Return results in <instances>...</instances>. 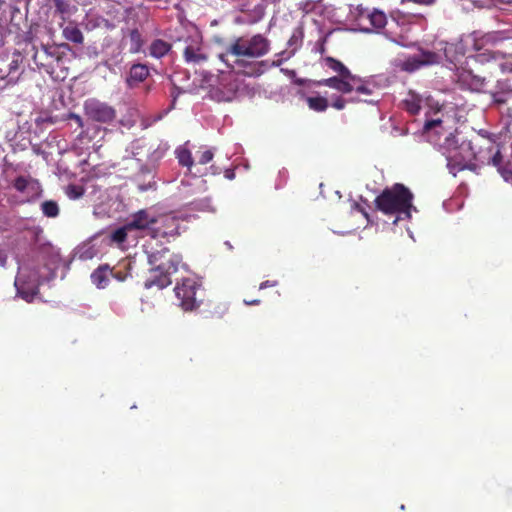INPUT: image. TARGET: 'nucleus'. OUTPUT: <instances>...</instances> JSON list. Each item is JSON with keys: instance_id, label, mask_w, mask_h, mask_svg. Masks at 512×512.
Masks as SVG:
<instances>
[{"instance_id": "4468645a", "label": "nucleus", "mask_w": 512, "mask_h": 512, "mask_svg": "<svg viewBox=\"0 0 512 512\" xmlns=\"http://www.w3.org/2000/svg\"><path fill=\"white\" fill-rule=\"evenodd\" d=\"M85 114L92 120L109 123L114 120L116 112L113 107L95 99H89L84 103Z\"/></svg>"}, {"instance_id": "e433bc0d", "label": "nucleus", "mask_w": 512, "mask_h": 512, "mask_svg": "<svg viewBox=\"0 0 512 512\" xmlns=\"http://www.w3.org/2000/svg\"><path fill=\"white\" fill-rule=\"evenodd\" d=\"M82 194H83V190H82V188H80L78 186L70 185L67 188V195L71 199L80 198L82 196Z\"/></svg>"}, {"instance_id": "393cba45", "label": "nucleus", "mask_w": 512, "mask_h": 512, "mask_svg": "<svg viewBox=\"0 0 512 512\" xmlns=\"http://www.w3.org/2000/svg\"><path fill=\"white\" fill-rule=\"evenodd\" d=\"M112 275V271L110 270L108 265H103L98 267L92 274L91 280L94 285L98 288H105L110 280V276Z\"/></svg>"}, {"instance_id": "f704fd0d", "label": "nucleus", "mask_w": 512, "mask_h": 512, "mask_svg": "<svg viewBox=\"0 0 512 512\" xmlns=\"http://www.w3.org/2000/svg\"><path fill=\"white\" fill-rule=\"evenodd\" d=\"M498 172L505 182L512 185V163L511 162L505 163L504 166H499Z\"/></svg>"}, {"instance_id": "b1692460", "label": "nucleus", "mask_w": 512, "mask_h": 512, "mask_svg": "<svg viewBox=\"0 0 512 512\" xmlns=\"http://www.w3.org/2000/svg\"><path fill=\"white\" fill-rule=\"evenodd\" d=\"M55 13H57L62 23L69 20L77 11V7L72 5L68 0H53Z\"/></svg>"}, {"instance_id": "3c124183", "label": "nucleus", "mask_w": 512, "mask_h": 512, "mask_svg": "<svg viewBox=\"0 0 512 512\" xmlns=\"http://www.w3.org/2000/svg\"><path fill=\"white\" fill-rule=\"evenodd\" d=\"M408 232H409L410 238L413 239V234L410 231H408Z\"/></svg>"}, {"instance_id": "7ed1b4c3", "label": "nucleus", "mask_w": 512, "mask_h": 512, "mask_svg": "<svg viewBox=\"0 0 512 512\" xmlns=\"http://www.w3.org/2000/svg\"><path fill=\"white\" fill-rule=\"evenodd\" d=\"M413 194L403 184H394L391 188H386L375 199L376 207L379 211L386 215H394L396 224L401 220L411 218L412 212H417V208L413 205Z\"/></svg>"}, {"instance_id": "f3484780", "label": "nucleus", "mask_w": 512, "mask_h": 512, "mask_svg": "<svg viewBox=\"0 0 512 512\" xmlns=\"http://www.w3.org/2000/svg\"><path fill=\"white\" fill-rule=\"evenodd\" d=\"M168 149L169 146L167 143H159L156 146L149 144L146 155L147 161L145 164L140 165L139 175H148L153 179L156 164L164 157Z\"/></svg>"}, {"instance_id": "ea45409f", "label": "nucleus", "mask_w": 512, "mask_h": 512, "mask_svg": "<svg viewBox=\"0 0 512 512\" xmlns=\"http://www.w3.org/2000/svg\"><path fill=\"white\" fill-rule=\"evenodd\" d=\"M332 107H334L335 109L337 110H342L345 108V105H346V100L341 97V96H337L333 101H332Z\"/></svg>"}, {"instance_id": "dca6fc26", "label": "nucleus", "mask_w": 512, "mask_h": 512, "mask_svg": "<svg viewBox=\"0 0 512 512\" xmlns=\"http://www.w3.org/2000/svg\"><path fill=\"white\" fill-rule=\"evenodd\" d=\"M16 191L25 197V201L31 202L38 199L42 194V186L39 181L31 176H18L13 181Z\"/></svg>"}, {"instance_id": "4c0bfd02", "label": "nucleus", "mask_w": 512, "mask_h": 512, "mask_svg": "<svg viewBox=\"0 0 512 512\" xmlns=\"http://www.w3.org/2000/svg\"><path fill=\"white\" fill-rule=\"evenodd\" d=\"M489 163H491L493 166L497 167V170L499 169V166H504V164H502L503 156L499 149L493 154Z\"/></svg>"}, {"instance_id": "72a5a7b5", "label": "nucleus", "mask_w": 512, "mask_h": 512, "mask_svg": "<svg viewBox=\"0 0 512 512\" xmlns=\"http://www.w3.org/2000/svg\"><path fill=\"white\" fill-rule=\"evenodd\" d=\"M192 205H193V208L198 210V211L211 212V213H215L216 212V208L213 206L212 200L209 197H206V198H203V199H199V200H195L192 203Z\"/></svg>"}, {"instance_id": "473e14b6", "label": "nucleus", "mask_w": 512, "mask_h": 512, "mask_svg": "<svg viewBox=\"0 0 512 512\" xmlns=\"http://www.w3.org/2000/svg\"><path fill=\"white\" fill-rule=\"evenodd\" d=\"M307 103L310 109L317 112L325 111L328 107V101L324 97H308Z\"/></svg>"}, {"instance_id": "58836bf2", "label": "nucleus", "mask_w": 512, "mask_h": 512, "mask_svg": "<svg viewBox=\"0 0 512 512\" xmlns=\"http://www.w3.org/2000/svg\"><path fill=\"white\" fill-rule=\"evenodd\" d=\"M298 8L305 13H309L314 8V2L311 0H305L298 3Z\"/></svg>"}, {"instance_id": "cd10ccee", "label": "nucleus", "mask_w": 512, "mask_h": 512, "mask_svg": "<svg viewBox=\"0 0 512 512\" xmlns=\"http://www.w3.org/2000/svg\"><path fill=\"white\" fill-rule=\"evenodd\" d=\"M171 49V45L162 40V39H156L154 40L149 47V54L157 59L162 58L165 56Z\"/></svg>"}, {"instance_id": "2f4dec72", "label": "nucleus", "mask_w": 512, "mask_h": 512, "mask_svg": "<svg viewBox=\"0 0 512 512\" xmlns=\"http://www.w3.org/2000/svg\"><path fill=\"white\" fill-rule=\"evenodd\" d=\"M131 224V218L129 221L121 228H118L112 233V240L116 243H122L126 240L127 237V231L130 230H138L134 226H129Z\"/></svg>"}, {"instance_id": "412c9836", "label": "nucleus", "mask_w": 512, "mask_h": 512, "mask_svg": "<svg viewBox=\"0 0 512 512\" xmlns=\"http://www.w3.org/2000/svg\"><path fill=\"white\" fill-rule=\"evenodd\" d=\"M466 39L459 40L455 43H445L443 47L444 55L450 64L457 68L458 64L462 63V59L466 53Z\"/></svg>"}, {"instance_id": "9b49d317", "label": "nucleus", "mask_w": 512, "mask_h": 512, "mask_svg": "<svg viewBox=\"0 0 512 512\" xmlns=\"http://www.w3.org/2000/svg\"><path fill=\"white\" fill-rule=\"evenodd\" d=\"M326 65L328 68L337 73V75L327 79H322L318 82V85L326 86L340 92L342 89L340 85L344 82H348L354 75L343 63L333 58H327Z\"/></svg>"}, {"instance_id": "aec40b11", "label": "nucleus", "mask_w": 512, "mask_h": 512, "mask_svg": "<svg viewBox=\"0 0 512 512\" xmlns=\"http://www.w3.org/2000/svg\"><path fill=\"white\" fill-rule=\"evenodd\" d=\"M458 82L462 87L478 93L486 92L487 80L485 77L474 74L471 71H462L458 75Z\"/></svg>"}, {"instance_id": "8fccbe9b", "label": "nucleus", "mask_w": 512, "mask_h": 512, "mask_svg": "<svg viewBox=\"0 0 512 512\" xmlns=\"http://www.w3.org/2000/svg\"><path fill=\"white\" fill-rule=\"evenodd\" d=\"M73 118L76 119L77 122L81 121V118L78 115H73Z\"/></svg>"}, {"instance_id": "1a4fd4ad", "label": "nucleus", "mask_w": 512, "mask_h": 512, "mask_svg": "<svg viewBox=\"0 0 512 512\" xmlns=\"http://www.w3.org/2000/svg\"><path fill=\"white\" fill-rule=\"evenodd\" d=\"M200 284L192 278L183 279L181 284L175 287L176 297L180 300V306L185 311H192L199 307L200 301L197 300L196 293Z\"/></svg>"}, {"instance_id": "f8f14e48", "label": "nucleus", "mask_w": 512, "mask_h": 512, "mask_svg": "<svg viewBox=\"0 0 512 512\" xmlns=\"http://www.w3.org/2000/svg\"><path fill=\"white\" fill-rule=\"evenodd\" d=\"M357 11L356 20L361 31L370 32L373 28H383L387 22L386 15L380 10L369 11L368 9L357 8Z\"/></svg>"}, {"instance_id": "c9c22d12", "label": "nucleus", "mask_w": 512, "mask_h": 512, "mask_svg": "<svg viewBox=\"0 0 512 512\" xmlns=\"http://www.w3.org/2000/svg\"><path fill=\"white\" fill-rule=\"evenodd\" d=\"M214 157V149H205L204 151L200 152L199 155V163L204 165L209 163Z\"/></svg>"}, {"instance_id": "a19ab883", "label": "nucleus", "mask_w": 512, "mask_h": 512, "mask_svg": "<svg viewBox=\"0 0 512 512\" xmlns=\"http://www.w3.org/2000/svg\"><path fill=\"white\" fill-rule=\"evenodd\" d=\"M155 184H156V183H155L154 181L149 180L147 183H144V184L139 183V184H138V188H139V190H141V191H147V190H149V189L154 188V187H155Z\"/></svg>"}, {"instance_id": "6e6552de", "label": "nucleus", "mask_w": 512, "mask_h": 512, "mask_svg": "<svg viewBox=\"0 0 512 512\" xmlns=\"http://www.w3.org/2000/svg\"><path fill=\"white\" fill-rule=\"evenodd\" d=\"M63 58V53L59 51L57 46L41 45L34 48L32 59L34 63L44 69L47 73L52 74L55 67Z\"/></svg>"}, {"instance_id": "423d86ee", "label": "nucleus", "mask_w": 512, "mask_h": 512, "mask_svg": "<svg viewBox=\"0 0 512 512\" xmlns=\"http://www.w3.org/2000/svg\"><path fill=\"white\" fill-rule=\"evenodd\" d=\"M269 49V40L261 34H256L248 39L240 37L234 41L226 53L220 55V59L228 66L233 67L229 60L230 57L259 58L266 55Z\"/></svg>"}, {"instance_id": "6ab92c4d", "label": "nucleus", "mask_w": 512, "mask_h": 512, "mask_svg": "<svg viewBox=\"0 0 512 512\" xmlns=\"http://www.w3.org/2000/svg\"><path fill=\"white\" fill-rule=\"evenodd\" d=\"M304 32L301 26L296 27L292 35L290 36L287 42V49L280 52L276 56L279 57L278 60L273 62V65L280 66L284 60L290 59L296 51L301 47L303 42Z\"/></svg>"}, {"instance_id": "f03ea898", "label": "nucleus", "mask_w": 512, "mask_h": 512, "mask_svg": "<svg viewBox=\"0 0 512 512\" xmlns=\"http://www.w3.org/2000/svg\"><path fill=\"white\" fill-rule=\"evenodd\" d=\"M38 259H28L19 265L14 282L17 295L26 302H32L39 286L55 277L60 262V253L44 236L43 229L34 226L29 229Z\"/></svg>"}, {"instance_id": "9d476101", "label": "nucleus", "mask_w": 512, "mask_h": 512, "mask_svg": "<svg viewBox=\"0 0 512 512\" xmlns=\"http://www.w3.org/2000/svg\"><path fill=\"white\" fill-rule=\"evenodd\" d=\"M440 55L431 51H421L417 55L397 58L395 65L403 71L413 72L423 66L439 63Z\"/></svg>"}, {"instance_id": "c03bdc74", "label": "nucleus", "mask_w": 512, "mask_h": 512, "mask_svg": "<svg viewBox=\"0 0 512 512\" xmlns=\"http://www.w3.org/2000/svg\"><path fill=\"white\" fill-rule=\"evenodd\" d=\"M276 284H277L276 282L264 281L260 284L259 289L262 290L267 287H274V286H276Z\"/></svg>"}, {"instance_id": "a18cd8bd", "label": "nucleus", "mask_w": 512, "mask_h": 512, "mask_svg": "<svg viewBox=\"0 0 512 512\" xmlns=\"http://www.w3.org/2000/svg\"><path fill=\"white\" fill-rule=\"evenodd\" d=\"M7 262V255L3 251H0V266L4 267Z\"/></svg>"}, {"instance_id": "09e8293b", "label": "nucleus", "mask_w": 512, "mask_h": 512, "mask_svg": "<svg viewBox=\"0 0 512 512\" xmlns=\"http://www.w3.org/2000/svg\"><path fill=\"white\" fill-rule=\"evenodd\" d=\"M131 37H132V39L138 38V37H139L138 32H137V31H133V32L131 33Z\"/></svg>"}, {"instance_id": "bb28decb", "label": "nucleus", "mask_w": 512, "mask_h": 512, "mask_svg": "<svg viewBox=\"0 0 512 512\" xmlns=\"http://www.w3.org/2000/svg\"><path fill=\"white\" fill-rule=\"evenodd\" d=\"M149 147V143L146 142L143 139H138L133 141L128 149L126 150L127 153L130 154L132 158H135L138 162L142 161V156L147 155V149Z\"/></svg>"}, {"instance_id": "39448f33", "label": "nucleus", "mask_w": 512, "mask_h": 512, "mask_svg": "<svg viewBox=\"0 0 512 512\" xmlns=\"http://www.w3.org/2000/svg\"><path fill=\"white\" fill-rule=\"evenodd\" d=\"M506 39L507 36L501 31L487 33L474 31L466 37V42H470L476 51V61L484 64L491 61H500L506 57V54L500 50H494L495 47Z\"/></svg>"}, {"instance_id": "c85d7f7f", "label": "nucleus", "mask_w": 512, "mask_h": 512, "mask_svg": "<svg viewBox=\"0 0 512 512\" xmlns=\"http://www.w3.org/2000/svg\"><path fill=\"white\" fill-rule=\"evenodd\" d=\"M175 155L180 165L187 167L188 169L192 168L194 161L190 150L186 147V144L179 146L175 150Z\"/></svg>"}, {"instance_id": "0eeeda50", "label": "nucleus", "mask_w": 512, "mask_h": 512, "mask_svg": "<svg viewBox=\"0 0 512 512\" xmlns=\"http://www.w3.org/2000/svg\"><path fill=\"white\" fill-rule=\"evenodd\" d=\"M491 105L496 107L502 114L512 118V83L509 80H498L492 91Z\"/></svg>"}, {"instance_id": "a211bd4d", "label": "nucleus", "mask_w": 512, "mask_h": 512, "mask_svg": "<svg viewBox=\"0 0 512 512\" xmlns=\"http://www.w3.org/2000/svg\"><path fill=\"white\" fill-rule=\"evenodd\" d=\"M237 89L238 86L233 81V76L231 74H225L217 85L212 86L210 95L212 99L218 102L231 101L235 97Z\"/></svg>"}, {"instance_id": "37998d69", "label": "nucleus", "mask_w": 512, "mask_h": 512, "mask_svg": "<svg viewBox=\"0 0 512 512\" xmlns=\"http://www.w3.org/2000/svg\"><path fill=\"white\" fill-rule=\"evenodd\" d=\"M500 69L502 72L506 73V72H512V63L510 62H503V63H500Z\"/></svg>"}, {"instance_id": "49530a36", "label": "nucleus", "mask_w": 512, "mask_h": 512, "mask_svg": "<svg viewBox=\"0 0 512 512\" xmlns=\"http://www.w3.org/2000/svg\"><path fill=\"white\" fill-rule=\"evenodd\" d=\"M225 177H226L227 179H229V180H233V179H234V177H235V173H234V171L229 170V169H228V170H226V171H225Z\"/></svg>"}, {"instance_id": "f257e3e1", "label": "nucleus", "mask_w": 512, "mask_h": 512, "mask_svg": "<svg viewBox=\"0 0 512 512\" xmlns=\"http://www.w3.org/2000/svg\"><path fill=\"white\" fill-rule=\"evenodd\" d=\"M181 217L174 213L158 214L153 208L142 209L131 216V224L139 230L146 231L151 240L145 245V253L148 262L153 268L154 279L147 282L146 286L156 285L165 288L171 284L170 275L177 272L178 266L182 262V257L178 254H170L166 247L156 249L154 241L159 239H169L180 234Z\"/></svg>"}, {"instance_id": "20e7f679", "label": "nucleus", "mask_w": 512, "mask_h": 512, "mask_svg": "<svg viewBox=\"0 0 512 512\" xmlns=\"http://www.w3.org/2000/svg\"><path fill=\"white\" fill-rule=\"evenodd\" d=\"M442 153L446 156L447 167L454 176L464 169H475V152L470 141L461 140L449 133L443 142Z\"/></svg>"}, {"instance_id": "79ce46f5", "label": "nucleus", "mask_w": 512, "mask_h": 512, "mask_svg": "<svg viewBox=\"0 0 512 512\" xmlns=\"http://www.w3.org/2000/svg\"><path fill=\"white\" fill-rule=\"evenodd\" d=\"M351 208H352L353 210H356V211L361 212V213L364 215V217H365L366 219H369V215H368V213L365 211V209H364V208H363L359 203H357V202H355V201H354V202L352 203V205H351Z\"/></svg>"}, {"instance_id": "ddd939ff", "label": "nucleus", "mask_w": 512, "mask_h": 512, "mask_svg": "<svg viewBox=\"0 0 512 512\" xmlns=\"http://www.w3.org/2000/svg\"><path fill=\"white\" fill-rule=\"evenodd\" d=\"M340 90L343 94L355 93V96H351L349 101L356 102L362 101L361 96L372 95L374 92L375 85L369 81L363 80L362 78L354 75L348 82H344L340 85Z\"/></svg>"}, {"instance_id": "a878e982", "label": "nucleus", "mask_w": 512, "mask_h": 512, "mask_svg": "<svg viewBox=\"0 0 512 512\" xmlns=\"http://www.w3.org/2000/svg\"><path fill=\"white\" fill-rule=\"evenodd\" d=\"M60 27H62V35L67 41L83 44V33L75 24L69 23L67 26H63V23H60Z\"/></svg>"}, {"instance_id": "2eb2a0df", "label": "nucleus", "mask_w": 512, "mask_h": 512, "mask_svg": "<svg viewBox=\"0 0 512 512\" xmlns=\"http://www.w3.org/2000/svg\"><path fill=\"white\" fill-rule=\"evenodd\" d=\"M451 133L447 131L443 126V120L439 117L426 119L422 129V136L435 146H438L440 150L443 148V142L445 137Z\"/></svg>"}, {"instance_id": "de8ad7c7", "label": "nucleus", "mask_w": 512, "mask_h": 512, "mask_svg": "<svg viewBox=\"0 0 512 512\" xmlns=\"http://www.w3.org/2000/svg\"><path fill=\"white\" fill-rule=\"evenodd\" d=\"M259 302H260L259 300H252L251 302H247V301H245V303H246L247 305H254V304H258Z\"/></svg>"}, {"instance_id": "4be33fe9", "label": "nucleus", "mask_w": 512, "mask_h": 512, "mask_svg": "<svg viewBox=\"0 0 512 512\" xmlns=\"http://www.w3.org/2000/svg\"><path fill=\"white\" fill-rule=\"evenodd\" d=\"M184 58L187 63L201 64L207 60V55L204 51L203 46L196 37L188 43L184 49Z\"/></svg>"}, {"instance_id": "5701e85b", "label": "nucleus", "mask_w": 512, "mask_h": 512, "mask_svg": "<svg viewBox=\"0 0 512 512\" xmlns=\"http://www.w3.org/2000/svg\"><path fill=\"white\" fill-rule=\"evenodd\" d=\"M402 103L410 114H417L423 106H432L429 96L423 97L414 91H409Z\"/></svg>"}, {"instance_id": "c756f323", "label": "nucleus", "mask_w": 512, "mask_h": 512, "mask_svg": "<svg viewBox=\"0 0 512 512\" xmlns=\"http://www.w3.org/2000/svg\"><path fill=\"white\" fill-rule=\"evenodd\" d=\"M148 68L142 64H135L130 69V80L141 82L147 78Z\"/></svg>"}, {"instance_id": "7c9ffc66", "label": "nucleus", "mask_w": 512, "mask_h": 512, "mask_svg": "<svg viewBox=\"0 0 512 512\" xmlns=\"http://www.w3.org/2000/svg\"><path fill=\"white\" fill-rule=\"evenodd\" d=\"M40 209L43 215L48 218H56L59 215V206L53 200H46L42 202Z\"/></svg>"}]
</instances>
